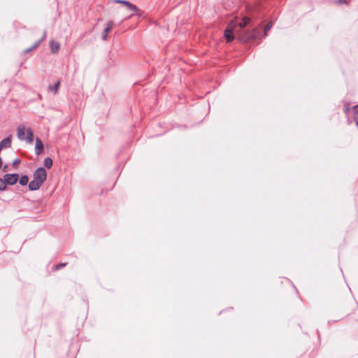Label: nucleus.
Wrapping results in <instances>:
<instances>
[{"label":"nucleus","mask_w":358,"mask_h":358,"mask_svg":"<svg viewBox=\"0 0 358 358\" xmlns=\"http://www.w3.org/2000/svg\"><path fill=\"white\" fill-rule=\"evenodd\" d=\"M25 133L27 134V129L24 127V125L23 124H20L17 128V138L21 140V141H23L25 139Z\"/></svg>","instance_id":"7"},{"label":"nucleus","mask_w":358,"mask_h":358,"mask_svg":"<svg viewBox=\"0 0 358 358\" xmlns=\"http://www.w3.org/2000/svg\"><path fill=\"white\" fill-rule=\"evenodd\" d=\"M113 22L110 21L107 23L106 28L103 29V34H102V39L103 41L106 40L108 38V33L111 31L113 28Z\"/></svg>","instance_id":"9"},{"label":"nucleus","mask_w":358,"mask_h":358,"mask_svg":"<svg viewBox=\"0 0 358 358\" xmlns=\"http://www.w3.org/2000/svg\"><path fill=\"white\" fill-rule=\"evenodd\" d=\"M31 52V49H29V48H27V49H25V50H24V53H27V52Z\"/></svg>","instance_id":"22"},{"label":"nucleus","mask_w":358,"mask_h":358,"mask_svg":"<svg viewBox=\"0 0 358 358\" xmlns=\"http://www.w3.org/2000/svg\"><path fill=\"white\" fill-rule=\"evenodd\" d=\"M349 110H350V108L348 106H345V108H344L345 113L347 114L349 112Z\"/></svg>","instance_id":"20"},{"label":"nucleus","mask_w":358,"mask_h":358,"mask_svg":"<svg viewBox=\"0 0 358 358\" xmlns=\"http://www.w3.org/2000/svg\"><path fill=\"white\" fill-rule=\"evenodd\" d=\"M38 98L41 99V95L38 94Z\"/></svg>","instance_id":"24"},{"label":"nucleus","mask_w":358,"mask_h":358,"mask_svg":"<svg viewBox=\"0 0 358 358\" xmlns=\"http://www.w3.org/2000/svg\"><path fill=\"white\" fill-rule=\"evenodd\" d=\"M7 189L6 183L4 180V178L0 177V192L5 191Z\"/></svg>","instance_id":"16"},{"label":"nucleus","mask_w":358,"mask_h":358,"mask_svg":"<svg viewBox=\"0 0 358 358\" xmlns=\"http://www.w3.org/2000/svg\"><path fill=\"white\" fill-rule=\"evenodd\" d=\"M12 143V137L9 136L3 139H2L0 142V148L3 150L5 148H8L11 146Z\"/></svg>","instance_id":"8"},{"label":"nucleus","mask_w":358,"mask_h":358,"mask_svg":"<svg viewBox=\"0 0 358 358\" xmlns=\"http://www.w3.org/2000/svg\"><path fill=\"white\" fill-rule=\"evenodd\" d=\"M3 178L6 185H14L18 180L19 175L17 173H6Z\"/></svg>","instance_id":"4"},{"label":"nucleus","mask_w":358,"mask_h":358,"mask_svg":"<svg viewBox=\"0 0 358 358\" xmlns=\"http://www.w3.org/2000/svg\"><path fill=\"white\" fill-rule=\"evenodd\" d=\"M53 161L51 157H47L43 160V165L47 169H50L52 166Z\"/></svg>","instance_id":"13"},{"label":"nucleus","mask_w":358,"mask_h":358,"mask_svg":"<svg viewBox=\"0 0 358 358\" xmlns=\"http://www.w3.org/2000/svg\"><path fill=\"white\" fill-rule=\"evenodd\" d=\"M262 25V22H258L257 24H255V23L251 20V23L248 26V30L252 31L253 29H257L259 30V31L261 33H260V35L258 36L257 37H255L254 38H251L250 40V41H255L257 39H260V38H262L265 37L267 35L268 31L271 29V27L273 25V23L272 22H268L265 26V27L264 28L263 31L261 29Z\"/></svg>","instance_id":"3"},{"label":"nucleus","mask_w":358,"mask_h":358,"mask_svg":"<svg viewBox=\"0 0 358 358\" xmlns=\"http://www.w3.org/2000/svg\"><path fill=\"white\" fill-rule=\"evenodd\" d=\"M18 181L20 185H27L29 182V177L27 175H22L19 178Z\"/></svg>","instance_id":"12"},{"label":"nucleus","mask_w":358,"mask_h":358,"mask_svg":"<svg viewBox=\"0 0 358 358\" xmlns=\"http://www.w3.org/2000/svg\"><path fill=\"white\" fill-rule=\"evenodd\" d=\"M45 36H46V34L44 33L43 37L39 39L38 41H36L30 48L29 49H31V51L37 48L38 47V45H40V43H41V41L45 38Z\"/></svg>","instance_id":"15"},{"label":"nucleus","mask_w":358,"mask_h":358,"mask_svg":"<svg viewBox=\"0 0 358 358\" xmlns=\"http://www.w3.org/2000/svg\"><path fill=\"white\" fill-rule=\"evenodd\" d=\"M3 164V160L2 158L0 157V169H1Z\"/></svg>","instance_id":"23"},{"label":"nucleus","mask_w":358,"mask_h":358,"mask_svg":"<svg viewBox=\"0 0 358 358\" xmlns=\"http://www.w3.org/2000/svg\"><path fill=\"white\" fill-rule=\"evenodd\" d=\"M44 148L43 143L39 137L36 138L35 144V152L36 155H39L42 153Z\"/></svg>","instance_id":"6"},{"label":"nucleus","mask_w":358,"mask_h":358,"mask_svg":"<svg viewBox=\"0 0 358 358\" xmlns=\"http://www.w3.org/2000/svg\"><path fill=\"white\" fill-rule=\"evenodd\" d=\"M251 23V17H244L240 22L234 25L232 23L228 24L224 31V36L228 43L232 42L237 35L239 40L243 42H250L251 38H254L260 35V31L257 29H253L252 31L248 30V26Z\"/></svg>","instance_id":"1"},{"label":"nucleus","mask_w":358,"mask_h":358,"mask_svg":"<svg viewBox=\"0 0 358 358\" xmlns=\"http://www.w3.org/2000/svg\"><path fill=\"white\" fill-rule=\"evenodd\" d=\"M47 179V171L44 167L37 168L33 173V180L28 184L29 191H36L40 189Z\"/></svg>","instance_id":"2"},{"label":"nucleus","mask_w":358,"mask_h":358,"mask_svg":"<svg viewBox=\"0 0 358 358\" xmlns=\"http://www.w3.org/2000/svg\"><path fill=\"white\" fill-rule=\"evenodd\" d=\"M339 3H348L346 0H338Z\"/></svg>","instance_id":"21"},{"label":"nucleus","mask_w":358,"mask_h":358,"mask_svg":"<svg viewBox=\"0 0 358 358\" xmlns=\"http://www.w3.org/2000/svg\"><path fill=\"white\" fill-rule=\"evenodd\" d=\"M66 263H60L59 264H57L55 266V270H59L60 268L64 267L66 266Z\"/></svg>","instance_id":"18"},{"label":"nucleus","mask_w":358,"mask_h":358,"mask_svg":"<svg viewBox=\"0 0 358 358\" xmlns=\"http://www.w3.org/2000/svg\"><path fill=\"white\" fill-rule=\"evenodd\" d=\"M114 2L123 4L125 6H127L128 8V9L133 11L136 15H139L140 9L136 6L131 3L129 1H127V0H114Z\"/></svg>","instance_id":"5"},{"label":"nucleus","mask_w":358,"mask_h":358,"mask_svg":"<svg viewBox=\"0 0 358 358\" xmlns=\"http://www.w3.org/2000/svg\"><path fill=\"white\" fill-rule=\"evenodd\" d=\"M2 171L3 172H7L8 171V164H5L4 166L2 165Z\"/></svg>","instance_id":"19"},{"label":"nucleus","mask_w":358,"mask_h":358,"mask_svg":"<svg viewBox=\"0 0 358 358\" xmlns=\"http://www.w3.org/2000/svg\"><path fill=\"white\" fill-rule=\"evenodd\" d=\"M50 47L52 52L56 53L59 50L60 45L58 43L55 42L54 41H51L50 42Z\"/></svg>","instance_id":"11"},{"label":"nucleus","mask_w":358,"mask_h":358,"mask_svg":"<svg viewBox=\"0 0 358 358\" xmlns=\"http://www.w3.org/2000/svg\"><path fill=\"white\" fill-rule=\"evenodd\" d=\"M59 87H60V81L58 80L57 81L54 85H49L48 88H49V90H52L54 92L55 94L57 93L59 89Z\"/></svg>","instance_id":"14"},{"label":"nucleus","mask_w":358,"mask_h":358,"mask_svg":"<svg viewBox=\"0 0 358 358\" xmlns=\"http://www.w3.org/2000/svg\"><path fill=\"white\" fill-rule=\"evenodd\" d=\"M21 163V159L19 158H16L13 160L12 165L13 167H17Z\"/></svg>","instance_id":"17"},{"label":"nucleus","mask_w":358,"mask_h":358,"mask_svg":"<svg viewBox=\"0 0 358 358\" xmlns=\"http://www.w3.org/2000/svg\"><path fill=\"white\" fill-rule=\"evenodd\" d=\"M25 139L28 143H29V144L33 143L34 136L33 131L31 128L27 129V136L25 137Z\"/></svg>","instance_id":"10"}]
</instances>
